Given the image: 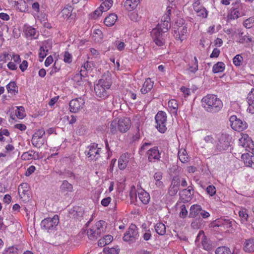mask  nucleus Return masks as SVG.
<instances>
[{"mask_svg": "<svg viewBox=\"0 0 254 254\" xmlns=\"http://www.w3.org/2000/svg\"><path fill=\"white\" fill-rule=\"evenodd\" d=\"M155 119L156 124V127L158 130L161 133H164L167 129L166 127V114L164 112L159 111L155 116Z\"/></svg>", "mask_w": 254, "mask_h": 254, "instance_id": "obj_6", "label": "nucleus"}, {"mask_svg": "<svg viewBox=\"0 0 254 254\" xmlns=\"http://www.w3.org/2000/svg\"><path fill=\"white\" fill-rule=\"evenodd\" d=\"M100 150L101 148L98 147V144L93 143L88 146L84 153L88 158L95 157L96 159H98L99 157Z\"/></svg>", "mask_w": 254, "mask_h": 254, "instance_id": "obj_10", "label": "nucleus"}, {"mask_svg": "<svg viewBox=\"0 0 254 254\" xmlns=\"http://www.w3.org/2000/svg\"><path fill=\"white\" fill-rule=\"evenodd\" d=\"M208 14L207 11L206 10V9L204 8H201V10H199L198 13H197V15L198 16H200L202 18H206L207 17Z\"/></svg>", "mask_w": 254, "mask_h": 254, "instance_id": "obj_54", "label": "nucleus"}, {"mask_svg": "<svg viewBox=\"0 0 254 254\" xmlns=\"http://www.w3.org/2000/svg\"><path fill=\"white\" fill-rule=\"evenodd\" d=\"M35 170V167L34 166H31L29 167L26 170L25 172V176H29L30 175H31Z\"/></svg>", "mask_w": 254, "mask_h": 254, "instance_id": "obj_59", "label": "nucleus"}, {"mask_svg": "<svg viewBox=\"0 0 254 254\" xmlns=\"http://www.w3.org/2000/svg\"><path fill=\"white\" fill-rule=\"evenodd\" d=\"M247 99L248 104H254V88L248 94Z\"/></svg>", "mask_w": 254, "mask_h": 254, "instance_id": "obj_44", "label": "nucleus"}, {"mask_svg": "<svg viewBox=\"0 0 254 254\" xmlns=\"http://www.w3.org/2000/svg\"><path fill=\"white\" fill-rule=\"evenodd\" d=\"M83 71V69H81L80 73H78L76 74L73 78V80L76 82L78 85H81V82L82 77H83V73L82 72Z\"/></svg>", "mask_w": 254, "mask_h": 254, "instance_id": "obj_41", "label": "nucleus"}, {"mask_svg": "<svg viewBox=\"0 0 254 254\" xmlns=\"http://www.w3.org/2000/svg\"><path fill=\"white\" fill-rule=\"evenodd\" d=\"M6 89L8 93L15 95L18 92V87L16 85V83L14 81L10 82L6 85Z\"/></svg>", "mask_w": 254, "mask_h": 254, "instance_id": "obj_28", "label": "nucleus"}, {"mask_svg": "<svg viewBox=\"0 0 254 254\" xmlns=\"http://www.w3.org/2000/svg\"><path fill=\"white\" fill-rule=\"evenodd\" d=\"M168 106L170 108H172L174 110H177L178 107V105L177 104V101L174 99L170 100L168 102Z\"/></svg>", "mask_w": 254, "mask_h": 254, "instance_id": "obj_52", "label": "nucleus"}, {"mask_svg": "<svg viewBox=\"0 0 254 254\" xmlns=\"http://www.w3.org/2000/svg\"><path fill=\"white\" fill-rule=\"evenodd\" d=\"M229 121L232 128L235 130L240 131L246 129L247 127L246 122L238 119L236 116H231Z\"/></svg>", "mask_w": 254, "mask_h": 254, "instance_id": "obj_8", "label": "nucleus"}, {"mask_svg": "<svg viewBox=\"0 0 254 254\" xmlns=\"http://www.w3.org/2000/svg\"><path fill=\"white\" fill-rule=\"evenodd\" d=\"M130 19L133 21H137L138 20V14L135 12H131L129 14Z\"/></svg>", "mask_w": 254, "mask_h": 254, "instance_id": "obj_64", "label": "nucleus"}, {"mask_svg": "<svg viewBox=\"0 0 254 254\" xmlns=\"http://www.w3.org/2000/svg\"><path fill=\"white\" fill-rule=\"evenodd\" d=\"M105 6H103V8H101V5L99 7H98L96 10H95L93 13L90 14V17L91 18L96 19H97L100 15H101L103 12L106 11L108 10H105Z\"/></svg>", "mask_w": 254, "mask_h": 254, "instance_id": "obj_31", "label": "nucleus"}, {"mask_svg": "<svg viewBox=\"0 0 254 254\" xmlns=\"http://www.w3.org/2000/svg\"><path fill=\"white\" fill-rule=\"evenodd\" d=\"M139 2V0H126L124 6L127 10L131 11L136 7Z\"/></svg>", "mask_w": 254, "mask_h": 254, "instance_id": "obj_22", "label": "nucleus"}, {"mask_svg": "<svg viewBox=\"0 0 254 254\" xmlns=\"http://www.w3.org/2000/svg\"><path fill=\"white\" fill-rule=\"evenodd\" d=\"M153 87V82L151 81V79L148 78L146 79L141 88L140 91L142 94H146L150 91Z\"/></svg>", "mask_w": 254, "mask_h": 254, "instance_id": "obj_19", "label": "nucleus"}, {"mask_svg": "<svg viewBox=\"0 0 254 254\" xmlns=\"http://www.w3.org/2000/svg\"><path fill=\"white\" fill-rule=\"evenodd\" d=\"M206 191L210 196H213L216 193L215 187L213 186L210 185L207 187Z\"/></svg>", "mask_w": 254, "mask_h": 254, "instance_id": "obj_49", "label": "nucleus"}, {"mask_svg": "<svg viewBox=\"0 0 254 254\" xmlns=\"http://www.w3.org/2000/svg\"><path fill=\"white\" fill-rule=\"evenodd\" d=\"M105 224L104 221H99L96 223L94 226L90 228L87 232V236L90 240L97 239L101 234L105 231L104 227Z\"/></svg>", "mask_w": 254, "mask_h": 254, "instance_id": "obj_4", "label": "nucleus"}, {"mask_svg": "<svg viewBox=\"0 0 254 254\" xmlns=\"http://www.w3.org/2000/svg\"><path fill=\"white\" fill-rule=\"evenodd\" d=\"M28 66V62L26 60L23 61L22 63L19 65V68L22 71H24Z\"/></svg>", "mask_w": 254, "mask_h": 254, "instance_id": "obj_61", "label": "nucleus"}, {"mask_svg": "<svg viewBox=\"0 0 254 254\" xmlns=\"http://www.w3.org/2000/svg\"><path fill=\"white\" fill-rule=\"evenodd\" d=\"M232 222L229 219H223L218 221L219 224H217L216 226L220 227L221 225L225 226L227 228H229L232 227Z\"/></svg>", "mask_w": 254, "mask_h": 254, "instance_id": "obj_35", "label": "nucleus"}, {"mask_svg": "<svg viewBox=\"0 0 254 254\" xmlns=\"http://www.w3.org/2000/svg\"><path fill=\"white\" fill-rule=\"evenodd\" d=\"M117 18V15L115 13L110 14L105 18L104 23L108 27L112 26L115 23Z\"/></svg>", "mask_w": 254, "mask_h": 254, "instance_id": "obj_23", "label": "nucleus"}, {"mask_svg": "<svg viewBox=\"0 0 254 254\" xmlns=\"http://www.w3.org/2000/svg\"><path fill=\"white\" fill-rule=\"evenodd\" d=\"M243 58L240 55H237L233 59V62L235 65L238 66L242 64Z\"/></svg>", "mask_w": 254, "mask_h": 254, "instance_id": "obj_40", "label": "nucleus"}, {"mask_svg": "<svg viewBox=\"0 0 254 254\" xmlns=\"http://www.w3.org/2000/svg\"><path fill=\"white\" fill-rule=\"evenodd\" d=\"M127 160H118V167L121 170L124 169L127 164Z\"/></svg>", "mask_w": 254, "mask_h": 254, "instance_id": "obj_53", "label": "nucleus"}, {"mask_svg": "<svg viewBox=\"0 0 254 254\" xmlns=\"http://www.w3.org/2000/svg\"><path fill=\"white\" fill-rule=\"evenodd\" d=\"M220 51L219 49L217 48H215L213 49L212 53L211 54L210 57L211 58H217L219 54H220Z\"/></svg>", "mask_w": 254, "mask_h": 254, "instance_id": "obj_60", "label": "nucleus"}, {"mask_svg": "<svg viewBox=\"0 0 254 254\" xmlns=\"http://www.w3.org/2000/svg\"><path fill=\"white\" fill-rule=\"evenodd\" d=\"M239 141V145L243 147H245L246 151L247 149L250 150L254 147L252 140L247 134H243Z\"/></svg>", "mask_w": 254, "mask_h": 254, "instance_id": "obj_14", "label": "nucleus"}, {"mask_svg": "<svg viewBox=\"0 0 254 254\" xmlns=\"http://www.w3.org/2000/svg\"><path fill=\"white\" fill-rule=\"evenodd\" d=\"M112 82L110 78H102L94 86L95 95L99 98L104 99L109 96L108 90L111 87Z\"/></svg>", "mask_w": 254, "mask_h": 254, "instance_id": "obj_3", "label": "nucleus"}, {"mask_svg": "<svg viewBox=\"0 0 254 254\" xmlns=\"http://www.w3.org/2000/svg\"><path fill=\"white\" fill-rule=\"evenodd\" d=\"M139 236L138 229L136 225L131 224L127 231L125 233L123 238L126 242L133 241L138 239Z\"/></svg>", "mask_w": 254, "mask_h": 254, "instance_id": "obj_7", "label": "nucleus"}, {"mask_svg": "<svg viewBox=\"0 0 254 254\" xmlns=\"http://www.w3.org/2000/svg\"><path fill=\"white\" fill-rule=\"evenodd\" d=\"M45 131L44 129H40L38 130L33 135L32 137L43 138V136L45 134Z\"/></svg>", "mask_w": 254, "mask_h": 254, "instance_id": "obj_50", "label": "nucleus"}, {"mask_svg": "<svg viewBox=\"0 0 254 254\" xmlns=\"http://www.w3.org/2000/svg\"><path fill=\"white\" fill-rule=\"evenodd\" d=\"M102 1H104L101 4V8H103V6H105V10H109L110 8L112 6L113 3V0H101Z\"/></svg>", "mask_w": 254, "mask_h": 254, "instance_id": "obj_43", "label": "nucleus"}, {"mask_svg": "<svg viewBox=\"0 0 254 254\" xmlns=\"http://www.w3.org/2000/svg\"><path fill=\"white\" fill-rule=\"evenodd\" d=\"M247 153H244L241 155V159H249L254 157V147L250 150L247 149Z\"/></svg>", "mask_w": 254, "mask_h": 254, "instance_id": "obj_38", "label": "nucleus"}, {"mask_svg": "<svg viewBox=\"0 0 254 254\" xmlns=\"http://www.w3.org/2000/svg\"><path fill=\"white\" fill-rule=\"evenodd\" d=\"M84 101L81 98H77L71 100L69 104L70 111L77 113L81 110L84 105Z\"/></svg>", "mask_w": 254, "mask_h": 254, "instance_id": "obj_11", "label": "nucleus"}, {"mask_svg": "<svg viewBox=\"0 0 254 254\" xmlns=\"http://www.w3.org/2000/svg\"><path fill=\"white\" fill-rule=\"evenodd\" d=\"M180 177L178 176H175L173 178L171 185L180 187Z\"/></svg>", "mask_w": 254, "mask_h": 254, "instance_id": "obj_51", "label": "nucleus"}, {"mask_svg": "<svg viewBox=\"0 0 254 254\" xmlns=\"http://www.w3.org/2000/svg\"><path fill=\"white\" fill-rule=\"evenodd\" d=\"M28 185L26 183H22L19 186L18 188V192L19 196L21 198H24L26 199V196L27 199L29 198V194L28 193Z\"/></svg>", "mask_w": 254, "mask_h": 254, "instance_id": "obj_17", "label": "nucleus"}, {"mask_svg": "<svg viewBox=\"0 0 254 254\" xmlns=\"http://www.w3.org/2000/svg\"><path fill=\"white\" fill-rule=\"evenodd\" d=\"M148 159H160L161 157L160 153L158 150L157 147H153L147 151L146 153Z\"/></svg>", "mask_w": 254, "mask_h": 254, "instance_id": "obj_20", "label": "nucleus"}, {"mask_svg": "<svg viewBox=\"0 0 254 254\" xmlns=\"http://www.w3.org/2000/svg\"><path fill=\"white\" fill-rule=\"evenodd\" d=\"M24 32L27 37H30L31 38H36V30L33 27L28 26L25 28Z\"/></svg>", "mask_w": 254, "mask_h": 254, "instance_id": "obj_27", "label": "nucleus"}, {"mask_svg": "<svg viewBox=\"0 0 254 254\" xmlns=\"http://www.w3.org/2000/svg\"><path fill=\"white\" fill-rule=\"evenodd\" d=\"M138 196L143 204H146L149 202L150 200L149 194L144 190H141L140 192H138Z\"/></svg>", "mask_w": 254, "mask_h": 254, "instance_id": "obj_25", "label": "nucleus"}, {"mask_svg": "<svg viewBox=\"0 0 254 254\" xmlns=\"http://www.w3.org/2000/svg\"><path fill=\"white\" fill-rule=\"evenodd\" d=\"M181 210L180 212L179 215L180 217L184 218L186 217V216L188 215V212L186 208V206L185 205H182L181 206Z\"/></svg>", "mask_w": 254, "mask_h": 254, "instance_id": "obj_45", "label": "nucleus"}, {"mask_svg": "<svg viewBox=\"0 0 254 254\" xmlns=\"http://www.w3.org/2000/svg\"><path fill=\"white\" fill-rule=\"evenodd\" d=\"M113 240V237L111 235H106L103 238L101 239L98 242V245L100 247H103L105 245L109 244Z\"/></svg>", "mask_w": 254, "mask_h": 254, "instance_id": "obj_26", "label": "nucleus"}, {"mask_svg": "<svg viewBox=\"0 0 254 254\" xmlns=\"http://www.w3.org/2000/svg\"><path fill=\"white\" fill-rule=\"evenodd\" d=\"M243 249L247 253L254 252V238H251L245 240Z\"/></svg>", "mask_w": 254, "mask_h": 254, "instance_id": "obj_18", "label": "nucleus"}, {"mask_svg": "<svg viewBox=\"0 0 254 254\" xmlns=\"http://www.w3.org/2000/svg\"><path fill=\"white\" fill-rule=\"evenodd\" d=\"M131 122L129 118H125L118 119V128L121 132L127 131L130 128Z\"/></svg>", "mask_w": 254, "mask_h": 254, "instance_id": "obj_13", "label": "nucleus"}, {"mask_svg": "<svg viewBox=\"0 0 254 254\" xmlns=\"http://www.w3.org/2000/svg\"><path fill=\"white\" fill-rule=\"evenodd\" d=\"M241 164H244L246 167H252L253 164L252 160H240Z\"/></svg>", "mask_w": 254, "mask_h": 254, "instance_id": "obj_58", "label": "nucleus"}, {"mask_svg": "<svg viewBox=\"0 0 254 254\" xmlns=\"http://www.w3.org/2000/svg\"><path fill=\"white\" fill-rule=\"evenodd\" d=\"M117 127H118V119H116L111 123L109 127L110 130L112 133L115 134L117 132Z\"/></svg>", "mask_w": 254, "mask_h": 254, "instance_id": "obj_39", "label": "nucleus"}, {"mask_svg": "<svg viewBox=\"0 0 254 254\" xmlns=\"http://www.w3.org/2000/svg\"><path fill=\"white\" fill-rule=\"evenodd\" d=\"M239 216L242 221L245 222L247 221L248 214L246 213V210H242L239 211Z\"/></svg>", "mask_w": 254, "mask_h": 254, "instance_id": "obj_48", "label": "nucleus"}, {"mask_svg": "<svg viewBox=\"0 0 254 254\" xmlns=\"http://www.w3.org/2000/svg\"><path fill=\"white\" fill-rule=\"evenodd\" d=\"M202 210L201 207L199 205H192L190 209L189 217L193 218L197 215Z\"/></svg>", "mask_w": 254, "mask_h": 254, "instance_id": "obj_24", "label": "nucleus"}, {"mask_svg": "<svg viewBox=\"0 0 254 254\" xmlns=\"http://www.w3.org/2000/svg\"><path fill=\"white\" fill-rule=\"evenodd\" d=\"M187 32L188 29L186 26H181L178 28L177 30L174 31V36L176 40L182 42L186 38Z\"/></svg>", "mask_w": 254, "mask_h": 254, "instance_id": "obj_15", "label": "nucleus"}, {"mask_svg": "<svg viewBox=\"0 0 254 254\" xmlns=\"http://www.w3.org/2000/svg\"><path fill=\"white\" fill-rule=\"evenodd\" d=\"M151 237V233L150 230L146 231L143 234V238L144 240L148 241Z\"/></svg>", "mask_w": 254, "mask_h": 254, "instance_id": "obj_62", "label": "nucleus"}, {"mask_svg": "<svg viewBox=\"0 0 254 254\" xmlns=\"http://www.w3.org/2000/svg\"><path fill=\"white\" fill-rule=\"evenodd\" d=\"M32 144L37 147H40L44 144L45 139L43 138L32 137L31 140Z\"/></svg>", "mask_w": 254, "mask_h": 254, "instance_id": "obj_34", "label": "nucleus"}, {"mask_svg": "<svg viewBox=\"0 0 254 254\" xmlns=\"http://www.w3.org/2000/svg\"><path fill=\"white\" fill-rule=\"evenodd\" d=\"M220 134L221 135L218 137L217 148L222 151L227 150L230 145V136L226 133H222Z\"/></svg>", "mask_w": 254, "mask_h": 254, "instance_id": "obj_9", "label": "nucleus"}, {"mask_svg": "<svg viewBox=\"0 0 254 254\" xmlns=\"http://www.w3.org/2000/svg\"><path fill=\"white\" fill-rule=\"evenodd\" d=\"M8 57L9 54L6 52H4L2 55H0V63H5L7 59H9Z\"/></svg>", "mask_w": 254, "mask_h": 254, "instance_id": "obj_55", "label": "nucleus"}, {"mask_svg": "<svg viewBox=\"0 0 254 254\" xmlns=\"http://www.w3.org/2000/svg\"><path fill=\"white\" fill-rule=\"evenodd\" d=\"M117 47L118 50L121 51L125 49V44L120 41L116 42Z\"/></svg>", "mask_w": 254, "mask_h": 254, "instance_id": "obj_63", "label": "nucleus"}, {"mask_svg": "<svg viewBox=\"0 0 254 254\" xmlns=\"http://www.w3.org/2000/svg\"><path fill=\"white\" fill-rule=\"evenodd\" d=\"M193 64L190 65L189 68V70L193 73H195L198 70V61L196 57H194L193 60L192 61Z\"/></svg>", "mask_w": 254, "mask_h": 254, "instance_id": "obj_37", "label": "nucleus"}, {"mask_svg": "<svg viewBox=\"0 0 254 254\" xmlns=\"http://www.w3.org/2000/svg\"><path fill=\"white\" fill-rule=\"evenodd\" d=\"M156 233L159 235H164L166 233V226L162 223H158L155 226Z\"/></svg>", "mask_w": 254, "mask_h": 254, "instance_id": "obj_30", "label": "nucleus"}, {"mask_svg": "<svg viewBox=\"0 0 254 254\" xmlns=\"http://www.w3.org/2000/svg\"><path fill=\"white\" fill-rule=\"evenodd\" d=\"M181 91L183 92L185 97H186L190 95V89L186 88L184 86H182L181 89Z\"/></svg>", "mask_w": 254, "mask_h": 254, "instance_id": "obj_56", "label": "nucleus"}, {"mask_svg": "<svg viewBox=\"0 0 254 254\" xmlns=\"http://www.w3.org/2000/svg\"><path fill=\"white\" fill-rule=\"evenodd\" d=\"M193 194V190L191 186L188 187L187 189H184L179 193L180 199L184 203L190 201L192 199Z\"/></svg>", "mask_w": 254, "mask_h": 254, "instance_id": "obj_12", "label": "nucleus"}, {"mask_svg": "<svg viewBox=\"0 0 254 254\" xmlns=\"http://www.w3.org/2000/svg\"><path fill=\"white\" fill-rule=\"evenodd\" d=\"M225 68V64L223 62H218L215 64L212 68V71L214 73L223 72Z\"/></svg>", "mask_w": 254, "mask_h": 254, "instance_id": "obj_29", "label": "nucleus"}, {"mask_svg": "<svg viewBox=\"0 0 254 254\" xmlns=\"http://www.w3.org/2000/svg\"><path fill=\"white\" fill-rule=\"evenodd\" d=\"M73 10V8L70 5H66L63 8L61 12V16L64 19L68 18L72 16H75L74 14L71 12Z\"/></svg>", "mask_w": 254, "mask_h": 254, "instance_id": "obj_21", "label": "nucleus"}, {"mask_svg": "<svg viewBox=\"0 0 254 254\" xmlns=\"http://www.w3.org/2000/svg\"><path fill=\"white\" fill-rule=\"evenodd\" d=\"M93 37L97 39V41H99L102 38V32L99 29H96L93 32Z\"/></svg>", "mask_w": 254, "mask_h": 254, "instance_id": "obj_46", "label": "nucleus"}, {"mask_svg": "<svg viewBox=\"0 0 254 254\" xmlns=\"http://www.w3.org/2000/svg\"><path fill=\"white\" fill-rule=\"evenodd\" d=\"M16 108L17 109L15 111L16 116L19 119H23L26 116L24 108L22 106H17Z\"/></svg>", "mask_w": 254, "mask_h": 254, "instance_id": "obj_33", "label": "nucleus"}, {"mask_svg": "<svg viewBox=\"0 0 254 254\" xmlns=\"http://www.w3.org/2000/svg\"><path fill=\"white\" fill-rule=\"evenodd\" d=\"M58 223V216L55 215L53 218L49 217L43 220L41 223V227L48 232H51L53 230H55Z\"/></svg>", "mask_w": 254, "mask_h": 254, "instance_id": "obj_5", "label": "nucleus"}, {"mask_svg": "<svg viewBox=\"0 0 254 254\" xmlns=\"http://www.w3.org/2000/svg\"><path fill=\"white\" fill-rule=\"evenodd\" d=\"M111 198L110 197H106V198L103 199L101 200V204L103 206L106 207L109 204V203L111 202Z\"/></svg>", "mask_w": 254, "mask_h": 254, "instance_id": "obj_57", "label": "nucleus"}, {"mask_svg": "<svg viewBox=\"0 0 254 254\" xmlns=\"http://www.w3.org/2000/svg\"><path fill=\"white\" fill-rule=\"evenodd\" d=\"M179 190V187L171 185L168 190V193L170 196H174L177 194Z\"/></svg>", "mask_w": 254, "mask_h": 254, "instance_id": "obj_42", "label": "nucleus"}, {"mask_svg": "<svg viewBox=\"0 0 254 254\" xmlns=\"http://www.w3.org/2000/svg\"><path fill=\"white\" fill-rule=\"evenodd\" d=\"M200 239H201V244L203 248L205 250H209L211 249V245L208 243L206 237L204 235L203 231H200L198 234L195 242L199 241Z\"/></svg>", "mask_w": 254, "mask_h": 254, "instance_id": "obj_16", "label": "nucleus"}, {"mask_svg": "<svg viewBox=\"0 0 254 254\" xmlns=\"http://www.w3.org/2000/svg\"><path fill=\"white\" fill-rule=\"evenodd\" d=\"M215 254H232V252L228 247L222 246L216 249Z\"/></svg>", "mask_w": 254, "mask_h": 254, "instance_id": "obj_32", "label": "nucleus"}, {"mask_svg": "<svg viewBox=\"0 0 254 254\" xmlns=\"http://www.w3.org/2000/svg\"><path fill=\"white\" fill-rule=\"evenodd\" d=\"M48 53V49L46 46H42L40 47L39 52V57L40 58V62H42L43 60L47 56Z\"/></svg>", "mask_w": 254, "mask_h": 254, "instance_id": "obj_36", "label": "nucleus"}, {"mask_svg": "<svg viewBox=\"0 0 254 254\" xmlns=\"http://www.w3.org/2000/svg\"><path fill=\"white\" fill-rule=\"evenodd\" d=\"M202 106L204 110L209 113H216L223 107L221 100L214 94H207L201 100Z\"/></svg>", "mask_w": 254, "mask_h": 254, "instance_id": "obj_2", "label": "nucleus"}, {"mask_svg": "<svg viewBox=\"0 0 254 254\" xmlns=\"http://www.w3.org/2000/svg\"><path fill=\"white\" fill-rule=\"evenodd\" d=\"M170 18L163 16L161 22L151 31V36L155 43L158 46H162L165 43V33L170 28Z\"/></svg>", "mask_w": 254, "mask_h": 254, "instance_id": "obj_1", "label": "nucleus"}, {"mask_svg": "<svg viewBox=\"0 0 254 254\" xmlns=\"http://www.w3.org/2000/svg\"><path fill=\"white\" fill-rule=\"evenodd\" d=\"M64 61L67 63H70L72 62V56L69 52H65L64 53Z\"/></svg>", "mask_w": 254, "mask_h": 254, "instance_id": "obj_47", "label": "nucleus"}]
</instances>
